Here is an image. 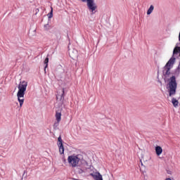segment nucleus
Listing matches in <instances>:
<instances>
[{
	"label": "nucleus",
	"mask_w": 180,
	"mask_h": 180,
	"mask_svg": "<svg viewBox=\"0 0 180 180\" xmlns=\"http://www.w3.org/2000/svg\"><path fill=\"white\" fill-rule=\"evenodd\" d=\"M172 103L174 108H178V105L179 104V101L175 98H172Z\"/></svg>",
	"instance_id": "9"
},
{
	"label": "nucleus",
	"mask_w": 180,
	"mask_h": 180,
	"mask_svg": "<svg viewBox=\"0 0 180 180\" xmlns=\"http://www.w3.org/2000/svg\"><path fill=\"white\" fill-rule=\"evenodd\" d=\"M36 12H37H37H39V8L36 9Z\"/></svg>",
	"instance_id": "19"
},
{
	"label": "nucleus",
	"mask_w": 180,
	"mask_h": 180,
	"mask_svg": "<svg viewBox=\"0 0 180 180\" xmlns=\"http://www.w3.org/2000/svg\"><path fill=\"white\" fill-rule=\"evenodd\" d=\"M153 11H154V6L150 5V8L147 11V15H151V13H153Z\"/></svg>",
	"instance_id": "13"
},
{
	"label": "nucleus",
	"mask_w": 180,
	"mask_h": 180,
	"mask_svg": "<svg viewBox=\"0 0 180 180\" xmlns=\"http://www.w3.org/2000/svg\"><path fill=\"white\" fill-rule=\"evenodd\" d=\"M165 180H172L171 178H167Z\"/></svg>",
	"instance_id": "18"
},
{
	"label": "nucleus",
	"mask_w": 180,
	"mask_h": 180,
	"mask_svg": "<svg viewBox=\"0 0 180 180\" xmlns=\"http://www.w3.org/2000/svg\"><path fill=\"white\" fill-rule=\"evenodd\" d=\"M44 30H50V25L46 24L44 25Z\"/></svg>",
	"instance_id": "16"
},
{
	"label": "nucleus",
	"mask_w": 180,
	"mask_h": 180,
	"mask_svg": "<svg viewBox=\"0 0 180 180\" xmlns=\"http://www.w3.org/2000/svg\"><path fill=\"white\" fill-rule=\"evenodd\" d=\"M57 144L59 148L60 154H64V145H63V139H61V135L58 138Z\"/></svg>",
	"instance_id": "5"
},
{
	"label": "nucleus",
	"mask_w": 180,
	"mask_h": 180,
	"mask_svg": "<svg viewBox=\"0 0 180 180\" xmlns=\"http://www.w3.org/2000/svg\"><path fill=\"white\" fill-rule=\"evenodd\" d=\"M82 155H72L68 158V162L71 165L72 168L78 167L79 165V162H82Z\"/></svg>",
	"instance_id": "2"
},
{
	"label": "nucleus",
	"mask_w": 180,
	"mask_h": 180,
	"mask_svg": "<svg viewBox=\"0 0 180 180\" xmlns=\"http://www.w3.org/2000/svg\"><path fill=\"white\" fill-rule=\"evenodd\" d=\"M27 88V82L22 81L20 82L18 85V91L17 93V98H18L19 100H20V98H23V96H25Z\"/></svg>",
	"instance_id": "3"
},
{
	"label": "nucleus",
	"mask_w": 180,
	"mask_h": 180,
	"mask_svg": "<svg viewBox=\"0 0 180 180\" xmlns=\"http://www.w3.org/2000/svg\"><path fill=\"white\" fill-rule=\"evenodd\" d=\"M77 172L78 174H84V171L82 170V169H77Z\"/></svg>",
	"instance_id": "17"
},
{
	"label": "nucleus",
	"mask_w": 180,
	"mask_h": 180,
	"mask_svg": "<svg viewBox=\"0 0 180 180\" xmlns=\"http://www.w3.org/2000/svg\"><path fill=\"white\" fill-rule=\"evenodd\" d=\"M56 117L58 123H60L61 122V112H56Z\"/></svg>",
	"instance_id": "12"
},
{
	"label": "nucleus",
	"mask_w": 180,
	"mask_h": 180,
	"mask_svg": "<svg viewBox=\"0 0 180 180\" xmlns=\"http://www.w3.org/2000/svg\"><path fill=\"white\" fill-rule=\"evenodd\" d=\"M65 91H64V89H63L62 94L60 95L58 94L56 96L57 101H62V103H63V102L64 101V96H65Z\"/></svg>",
	"instance_id": "7"
},
{
	"label": "nucleus",
	"mask_w": 180,
	"mask_h": 180,
	"mask_svg": "<svg viewBox=\"0 0 180 180\" xmlns=\"http://www.w3.org/2000/svg\"><path fill=\"white\" fill-rule=\"evenodd\" d=\"M45 66H44V71L46 72V69L47 68V67H49V57H46L44 61Z\"/></svg>",
	"instance_id": "14"
},
{
	"label": "nucleus",
	"mask_w": 180,
	"mask_h": 180,
	"mask_svg": "<svg viewBox=\"0 0 180 180\" xmlns=\"http://www.w3.org/2000/svg\"><path fill=\"white\" fill-rule=\"evenodd\" d=\"M82 2H87V8L89 9V11H91L92 13H94V11H95L96 10V8H98V6H96V4H95V0H81Z\"/></svg>",
	"instance_id": "4"
},
{
	"label": "nucleus",
	"mask_w": 180,
	"mask_h": 180,
	"mask_svg": "<svg viewBox=\"0 0 180 180\" xmlns=\"http://www.w3.org/2000/svg\"><path fill=\"white\" fill-rule=\"evenodd\" d=\"M90 176H92L94 180H103V178L102 177V174H101L99 172H96L95 174L91 173L90 174Z\"/></svg>",
	"instance_id": "6"
},
{
	"label": "nucleus",
	"mask_w": 180,
	"mask_h": 180,
	"mask_svg": "<svg viewBox=\"0 0 180 180\" xmlns=\"http://www.w3.org/2000/svg\"><path fill=\"white\" fill-rule=\"evenodd\" d=\"M176 60V58L172 56L164 66L162 70V74L165 78H168V77L171 75V69L174 67V64H175Z\"/></svg>",
	"instance_id": "1"
},
{
	"label": "nucleus",
	"mask_w": 180,
	"mask_h": 180,
	"mask_svg": "<svg viewBox=\"0 0 180 180\" xmlns=\"http://www.w3.org/2000/svg\"><path fill=\"white\" fill-rule=\"evenodd\" d=\"M48 18L49 19H51V18H53V7H51V11L48 14Z\"/></svg>",
	"instance_id": "15"
},
{
	"label": "nucleus",
	"mask_w": 180,
	"mask_h": 180,
	"mask_svg": "<svg viewBox=\"0 0 180 180\" xmlns=\"http://www.w3.org/2000/svg\"><path fill=\"white\" fill-rule=\"evenodd\" d=\"M69 54H70V56L71 57V58H74V57H77L78 52L77 51V50H74L73 52L70 51Z\"/></svg>",
	"instance_id": "11"
},
{
	"label": "nucleus",
	"mask_w": 180,
	"mask_h": 180,
	"mask_svg": "<svg viewBox=\"0 0 180 180\" xmlns=\"http://www.w3.org/2000/svg\"><path fill=\"white\" fill-rule=\"evenodd\" d=\"M18 101L20 103V107L22 108V106H23V103L25 102V96H22V97H20V100H19V97H18Z\"/></svg>",
	"instance_id": "10"
},
{
	"label": "nucleus",
	"mask_w": 180,
	"mask_h": 180,
	"mask_svg": "<svg viewBox=\"0 0 180 180\" xmlns=\"http://www.w3.org/2000/svg\"><path fill=\"white\" fill-rule=\"evenodd\" d=\"M155 150L157 155H161L162 154V148L161 146H157Z\"/></svg>",
	"instance_id": "8"
}]
</instances>
